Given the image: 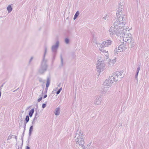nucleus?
Wrapping results in <instances>:
<instances>
[{
  "mask_svg": "<svg viewBox=\"0 0 149 149\" xmlns=\"http://www.w3.org/2000/svg\"><path fill=\"white\" fill-rule=\"evenodd\" d=\"M119 32L118 36L122 37L123 38V40L125 42H126L127 39L129 38L128 37L129 36V35H131L130 33H129L126 32V30L124 28H121V29L120 30V32Z\"/></svg>",
  "mask_w": 149,
  "mask_h": 149,
  "instance_id": "nucleus-5",
  "label": "nucleus"
},
{
  "mask_svg": "<svg viewBox=\"0 0 149 149\" xmlns=\"http://www.w3.org/2000/svg\"><path fill=\"white\" fill-rule=\"evenodd\" d=\"M47 48H45V51L43 56V59L42 62L41 66L39 69V72L40 74L43 73L47 70V65L46 63L47 60L45 59L46 54L47 52Z\"/></svg>",
  "mask_w": 149,
  "mask_h": 149,
  "instance_id": "nucleus-3",
  "label": "nucleus"
},
{
  "mask_svg": "<svg viewBox=\"0 0 149 149\" xmlns=\"http://www.w3.org/2000/svg\"><path fill=\"white\" fill-rule=\"evenodd\" d=\"M26 149H30V148L28 146H26Z\"/></svg>",
  "mask_w": 149,
  "mask_h": 149,
  "instance_id": "nucleus-43",
  "label": "nucleus"
},
{
  "mask_svg": "<svg viewBox=\"0 0 149 149\" xmlns=\"http://www.w3.org/2000/svg\"><path fill=\"white\" fill-rule=\"evenodd\" d=\"M37 120V118L36 117H34L33 119V121L32 122V124L33 125L35 123V122Z\"/></svg>",
  "mask_w": 149,
  "mask_h": 149,
  "instance_id": "nucleus-22",
  "label": "nucleus"
},
{
  "mask_svg": "<svg viewBox=\"0 0 149 149\" xmlns=\"http://www.w3.org/2000/svg\"><path fill=\"white\" fill-rule=\"evenodd\" d=\"M123 10V6H120L118 8L117 12L116 13L117 16V17L119 18V19L123 20V19H125V17H124V16L122 14Z\"/></svg>",
  "mask_w": 149,
  "mask_h": 149,
  "instance_id": "nucleus-9",
  "label": "nucleus"
},
{
  "mask_svg": "<svg viewBox=\"0 0 149 149\" xmlns=\"http://www.w3.org/2000/svg\"><path fill=\"white\" fill-rule=\"evenodd\" d=\"M39 81L40 82H42L43 81L42 79L40 78H39Z\"/></svg>",
  "mask_w": 149,
  "mask_h": 149,
  "instance_id": "nucleus-35",
  "label": "nucleus"
},
{
  "mask_svg": "<svg viewBox=\"0 0 149 149\" xmlns=\"http://www.w3.org/2000/svg\"><path fill=\"white\" fill-rule=\"evenodd\" d=\"M140 70V66H139L138 67V68H137V70H136L137 71H139Z\"/></svg>",
  "mask_w": 149,
  "mask_h": 149,
  "instance_id": "nucleus-38",
  "label": "nucleus"
},
{
  "mask_svg": "<svg viewBox=\"0 0 149 149\" xmlns=\"http://www.w3.org/2000/svg\"><path fill=\"white\" fill-rule=\"evenodd\" d=\"M116 61V58H115L112 60H110V61L109 62V64L111 65V64H114Z\"/></svg>",
  "mask_w": 149,
  "mask_h": 149,
  "instance_id": "nucleus-16",
  "label": "nucleus"
},
{
  "mask_svg": "<svg viewBox=\"0 0 149 149\" xmlns=\"http://www.w3.org/2000/svg\"><path fill=\"white\" fill-rule=\"evenodd\" d=\"M38 113L37 111L36 112L35 114V116L34 117L38 118L39 117L38 116Z\"/></svg>",
  "mask_w": 149,
  "mask_h": 149,
  "instance_id": "nucleus-31",
  "label": "nucleus"
},
{
  "mask_svg": "<svg viewBox=\"0 0 149 149\" xmlns=\"http://www.w3.org/2000/svg\"><path fill=\"white\" fill-rule=\"evenodd\" d=\"M24 132H25V131H24V130L23 132V133L22 135L21 139H22V142L23 141V137H24Z\"/></svg>",
  "mask_w": 149,
  "mask_h": 149,
  "instance_id": "nucleus-26",
  "label": "nucleus"
},
{
  "mask_svg": "<svg viewBox=\"0 0 149 149\" xmlns=\"http://www.w3.org/2000/svg\"><path fill=\"white\" fill-rule=\"evenodd\" d=\"M69 41L68 39L67 38H66L65 39V42L66 44H68L69 43Z\"/></svg>",
  "mask_w": 149,
  "mask_h": 149,
  "instance_id": "nucleus-28",
  "label": "nucleus"
},
{
  "mask_svg": "<svg viewBox=\"0 0 149 149\" xmlns=\"http://www.w3.org/2000/svg\"><path fill=\"white\" fill-rule=\"evenodd\" d=\"M46 104H45L44 103L42 104V108H44L46 107Z\"/></svg>",
  "mask_w": 149,
  "mask_h": 149,
  "instance_id": "nucleus-33",
  "label": "nucleus"
},
{
  "mask_svg": "<svg viewBox=\"0 0 149 149\" xmlns=\"http://www.w3.org/2000/svg\"><path fill=\"white\" fill-rule=\"evenodd\" d=\"M15 139L17 140V137L16 136H15Z\"/></svg>",
  "mask_w": 149,
  "mask_h": 149,
  "instance_id": "nucleus-46",
  "label": "nucleus"
},
{
  "mask_svg": "<svg viewBox=\"0 0 149 149\" xmlns=\"http://www.w3.org/2000/svg\"><path fill=\"white\" fill-rule=\"evenodd\" d=\"M42 97H41L40 98H39V99H38V102H40L41 101V100H42Z\"/></svg>",
  "mask_w": 149,
  "mask_h": 149,
  "instance_id": "nucleus-32",
  "label": "nucleus"
},
{
  "mask_svg": "<svg viewBox=\"0 0 149 149\" xmlns=\"http://www.w3.org/2000/svg\"><path fill=\"white\" fill-rule=\"evenodd\" d=\"M55 55H54L53 56V59L54 60V59H55Z\"/></svg>",
  "mask_w": 149,
  "mask_h": 149,
  "instance_id": "nucleus-45",
  "label": "nucleus"
},
{
  "mask_svg": "<svg viewBox=\"0 0 149 149\" xmlns=\"http://www.w3.org/2000/svg\"><path fill=\"white\" fill-rule=\"evenodd\" d=\"M29 120V118L28 116H27L25 118V121L26 123H27Z\"/></svg>",
  "mask_w": 149,
  "mask_h": 149,
  "instance_id": "nucleus-23",
  "label": "nucleus"
},
{
  "mask_svg": "<svg viewBox=\"0 0 149 149\" xmlns=\"http://www.w3.org/2000/svg\"><path fill=\"white\" fill-rule=\"evenodd\" d=\"M36 106H38V105H37V104H36Z\"/></svg>",
  "mask_w": 149,
  "mask_h": 149,
  "instance_id": "nucleus-49",
  "label": "nucleus"
},
{
  "mask_svg": "<svg viewBox=\"0 0 149 149\" xmlns=\"http://www.w3.org/2000/svg\"><path fill=\"white\" fill-rule=\"evenodd\" d=\"M62 88H60L56 92L57 94H59L62 90Z\"/></svg>",
  "mask_w": 149,
  "mask_h": 149,
  "instance_id": "nucleus-29",
  "label": "nucleus"
},
{
  "mask_svg": "<svg viewBox=\"0 0 149 149\" xmlns=\"http://www.w3.org/2000/svg\"><path fill=\"white\" fill-rule=\"evenodd\" d=\"M60 109L59 107L57 108L55 111L54 113L56 116L58 115L60 113Z\"/></svg>",
  "mask_w": 149,
  "mask_h": 149,
  "instance_id": "nucleus-15",
  "label": "nucleus"
},
{
  "mask_svg": "<svg viewBox=\"0 0 149 149\" xmlns=\"http://www.w3.org/2000/svg\"><path fill=\"white\" fill-rule=\"evenodd\" d=\"M50 82V79L49 77H48L47 78V83L46 84V87L47 88H48L49 87Z\"/></svg>",
  "mask_w": 149,
  "mask_h": 149,
  "instance_id": "nucleus-17",
  "label": "nucleus"
},
{
  "mask_svg": "<svg viewBox=\"0 0 149 149\" xmlns=\"http://www.w3.org/2000/svg\"><path fill=\"white\" fill-rule=\"evenodd\" d=\"M47 94H46L44 96L43 98H46L47 97Z\"/></svg>",
  "mask_w": 149,
  "mask_h": 149,
  "instance_id": "nucleus-41",
  "label": "nucleus"
},
{
  "mask_svg": "<svg viewBox=\"0 0 149 149\" xmlns=\"http://www.w3.org/2000/svg\"><path fill=\"white\" fill-rule=\"evenodd\" d=\"M125 42L128 43L129 47H133L134 45V39L130 37H129V38L127 39V41Z\"/></svg>",
  "mask_w": 149,
  "mask_h": 149,
  "instance_id": "nucleus-13",
  "label": "nucleus"
},
{
  "mask_svg": "<svg viewBox=\"0 0 149 149\" xmlns=\"http://www.w3.org/2000/svg\"><path fill=\"white\" fill-rule=\"evenodd\" d=\"M139 72V71H137L136 70V74H135V78L136 79H137L138 75V74Z\"/></svg>",
  "mask_w": 149,
  "mask_h": 149,
  "instance_id": "nucleus-27",
  "label": "nucleus"
},
{
  "mask_svg": "<svg viewBox=\"0 0 149 149\" xmlns=\"http://www.w3.org/2000/svg\"><path fill=\"white\" fill-rule=\"evenodd\" d=\"M20 118H19V120H20L21 122L23 123V119L22 118V116H20Z\"/></svg>",
  "mask_w": 149,
  "mask_h": 149,
  "instance_id": "nucleus-30",
  "label": "nucleus"
},
{
  "mask_svg": "<svg viewBox=\"0 0 149 149\" xmlns=\"http://www.w3.org/2000/svg\"><path fill=\"white\" fill-rule=\"evenodd\" d=\"M33 59V57H31V58L29 61V63H30L31 62V61H32V60Z\"/></svg>",
  "mask_w": 149,
  "mask_h": 149,
  "instance_id": "nucleus-34",
  "label": "nucleus"
},
{
  "mask_svg": "<svg viewBox=\"0 0 149 149\" xmlns=\"http://www.w3.org/2000/svg\"><path fill=\"white\" fill-rule=\"evenodd\" d=\"M7 9L8 12L9 13H10L12 10V8L11 6L10 5H8V6L7 7Z\"/></svg>",
  "mask_w": 149,
  "mask_h": 149,
  "instance_id": "nucleus-19",
  "label": "nucleus"
},
{
  "mask_svg": "<svg viewBox=\"0 0 149 149\" xmlns=\"http://www.w3.org/2000/svg\"><path fill=\"white\" fill-rule=\"evenodd\" d=\"M26 123H25L24 124V131H25V130Z\"/></svg>",
  "mask_w": 149,
  "mask_h": 149,
  "instance_id": "nucleus-36",
  "label": "nucleus"
},
{
  "mask_svg": "<svg viewBox=\"0 0 149 149\" xmlns=\"http://www.w3.org/2000/svg\"><path fill=\"white\" fill-rule=\"evenodd\" d=\"M119 32H120L119 29H116L114 27L111 26L109 30V32L111 36H113L114 34H116V35L118 36Z\"/></svg>",
  "mask_w": 149,
  "mask_h": 149,
  "instance_id": "nucleus-8",
  "label": "nucleus"
},
{
  "mask_svg": "<svg viewBox=\"0 0 149 149\" xmlns=\"http://www.w3.org/2000/svg\"><path fill=\"white\" fill-rule=\"evenodd\" d=\"M22 123L21 122L19 124V125L20 127L21 126H22Z\"/></svg>",
  "mask_w": 149,
  "mask_h": 149,
  "instance_id": "nucleus-44",
  "label": "nucleus"
},
{
  "mask_svg": "<svg viewBox=\"0 0 149 149\" xmlns=\"http://www.w3.org/2000/svg\"><path fill=\"white\" fill-rule=\"evenodd\" d=\"M3 85H2L1 86V87H3Z\"/></svg>",
  "mask_w": 149,
  "mask_h": 149,
  "instance_id": "nucleus-48",
  "label": "nucleus"
},
{
  "mask_svg": "<svg viewBox=\"0 0 149 149\" xmlns=\"http://www.w3.org/2000/svg\"><path fill=\"white\" fill-rule=\"evenodd\" d=\"M109 17V16L108 15H105L103 17V18L104 19V20H106L107 18H108Z\"/></svg>",
  "mask_w": 149,
  "mask_h": 149,
  "instance_id": "nucleus-25",
  "label": "nucleus"
},
{
  "mask_svg": "<svg viewBox=\"0 0 149 149\" xmlns=\"http://www.w3.org/2000/svg\"><path fill=\"white\" fill-rule=\"evenodd\" d=\"M113 80V79H111V77H110L109 78L105 81L104 82L103 84L104 85L107 87L111 86L114 81Z\"/></svg>",
  "mask_w": 149,
  "mask_h": 149,
  "instance_id": "nucleus-11",
  "label": "nucleus"
},
{
  "mask_svg": "<svg viewBox=\"0 0 149 149\" xmlns=\"http://www.w3.org/2000/svg\"><path fill=\"white\" fill-rule=\"evenodd\" d=\"M79 14V12L78 11H77L75 14L74 15V17L73 19L74 20H75L78 16Z\"/></svg>",
  "mask_w": 149,
  "mask_h": 149,
  "instance_id": "nucleus-21",
  "label": "nucleus"
},
{
  "mask_svg": "<svg viewBox=\"0 0 149 149\" xmlns=\"http://www.w3.org/2000/svg\"><path fill=\"white\" fill-rule=\"evenodd\" d=\"M59 42L58 41L56 42L55 45H53L52 47V52L54 54H56L59 46Z\"/></svg>",
  "mask_w": 149,
  "mask_h": 149,
  "instance_id": "nucleus-12",
  "label": "nucleus"
},
{
  "mask_svg": "<svg viewBox=\"0 0 149 149\" xmlns=\"http://www.w3.org/2000/svg\"><path fill=\"white\" fill-rule=\"evenodd\" d=\"M22 146H20V147L18 146V149H20H20H22Z\"/></svg>",
  "mask_w": 149,
  "mask_h": 149,
  "instance_id": "nucleus-40",
  "label": "nucleus"
},
{
  "mask_svg": "<svg viewBox=\"0 0 149 149\" xmlns=\"http://www.w3.org/2000/svg\"><path fill=\"white\" fill-rule=\"evenodd\" d=\"M60 84H58V86H60Z\"/></svg>",
  "mask_w": 149,
  "mask_h": 149,
  "instance_id": "nucleus-47",
  "label": "nucleus"
},
{
  "mask_svg": "<svg viewBox=\"0 0 149 149\" xmlns=\"http://www.w3.org/2000/svg\"><path fill=\"white\" fill-rule=\"evenodd\" d=\"M118 19L114 22L113 23V25L114 27L117 29H119V31L121 29V28H123V25L125 23V19H119V17H117Z\"/></svg>",
  "mask_w": 149,
  "mask_h": 149,
  "instance_id": "nucleus-4",
  "label": "nucleus"
},
{
  "mask_svg": "<svg viewBox=\"0 0 149 149\" xmlns=\"http://www.w3.org/2000/svg\"><path fill=\"white\" fill-rule=\"evenodd\" d=\"M84 135L83 134V132L81 130L79 131V132L77 133L75 136V141L77 144L81 146L83 149H84L85 146L84 144L85 142L83 138Z\"/></svg>",
  "mask_w": 149,
  "mask_h": 149,
  "instance_id": "nucleus-2",
  "label": "nucleus"
},
{
  "mask_svg": "<svg viewBox=\"0 0 149 149\" xmlns=\"http://www.w3.org/2000/svg\"><path fill=\"white\" fill-rule=\"evenodd\" d=\"M127 49V47L123 45H120L118 47V49L117 48H116L114 50V52L115 54L116 53L118 54V53L116 52H121L124 51Z\"/></svg>",
  "mask_w": 149,
  "mask_h": 149,
  "instance_id": "nucleus-10",
  "label": "nucleus"
},
{
  "mask_svg": "<svg viewBox=\"0 0 149 149\" xmlns=\"http://www.w3.org/2000/svg\"><path fill=\"white\" fill-rule=\"evenodd\" d=\"M123 28H125V29H126V31H127V30L129 31V30H128L129 28V27H127L125 28L124 26H123Z\"/></svg>",
  "mask_w": 149,
  "mask_h": 149,
  "instance_id": "nucleus-37",
  "label": "nucleus"
},
{
  "mask_svg": "<svg viewBox=\"0 0 149 149\" xmlns=\"http://www.w3.org/2000/svg\"><path fill=\"white\" fill-rule=\"evenodd\" d=\"M33 125H32L30 126V128H29V136H30L31 135V134L32 132L33 131Z\"/></svg>",
  "mask_w": 149,
  "mask_h": 149,
  "instance_id": "nucleus-20",
  "label": "nucleus"
},
{
  "mask_svg": "<svg viewBox=\"0 0 149 149\" xmlns=\"http://www.w3.org/2000/svg\"><path fill=\"white\" fill-rule=\"evenodd\" d=\"M112 41L110 39H107L102 42L101 43H96V44L100 51L102 52H105V55L107 57L108 54L107 51L104 49L103 48L109 47L112 44Z\"/></svg>",
  "mask_w": 149,
  "mask_h": 149,
  "instance_id": "nucleus-1",
  "label": "nucleus"
},
{
  "mask_svg": "<svg viewBox=\"0 0 149 149\" xmlns=\"http://www.w3.org/2000/svg\"><path fill=\"white\" fill-rule=\"evenodd\" d=\"M102 101L101 97L100 96L97 97L95 101V104L99 105L100 104Z\"/></svg>",
  "mask_w": 149,
  "mask_h": 149,
  "instance_id": "nucleus-14",
  "label": "nucleus"
},
{
  "mask_svg": "<svg viewBox=\"0 0 149 149\" xmlns=\"http://www.w3.org/2000/svg\"><path fill=\"white\" fill-rule=\"evenodd\" d=\"M61 65L63 66V59L61 55Z\"/></svg>",
  "mask_w": 149,
  "mask_h": 149,
  "instance_id": "nucleus-24",
  "label": "nucleus"
},
{
  "mask_svg": "<svg viewBox=\"0 0 149 149\" xmlns=\"http://www.w3.org/2000/svg\"><path fill=\"white\" fill-rule=\"evenodd\" d=\"M97 69L99 72L103 71L104 68V61L98 60L97 64Z\"/></svg>",
  "mask_w": 149,
  "mask_h": 149,
  "instance_id": "nucleus-7",
  "label": "nucleus"
},
{
  "mask_svg": "<svg viewBox=\"0 0 149 149\" xmlns=\"http://www.w3.org/2000/svg\"><path fill=\"white\" fill-rule=\"evenodd\" d=\"M47 90H48V88H47L46 87V88L45 89V91L46 93H47Z\"/></svg>",
  "mask_w": 149,
  "mask_h": 149,
  "instance_id": "nucleus-39",
  "label": "nucleus"
},
{
  "mask_svg": "<svg viewBox=\"0 0 149 149\" xmlns=\"http://www.w3.org/2000/svg\"><path fill=\"white\" fill-rule=\"evenodd\" d=\"M123 72H116L111 76V79H113L116 82L118 81L119 79L123 78L124 76L122 75Z\"/></svg>",
  "mask_w": 149,
  "mask_h": 149,
  "instance_id": "nucleus-6",
  "label": "nucleus"
},
{
  "mask_svg": "<svg viewBox=\"0 0 149 149\" xmlns=\"http://www.w3.org/2000/svg\"><path fill=\"white\" fill-rule=\"evenodd\" d=\"M91 142L90 143H88V145H87V146H90L91 145Z\"/></svg>",
  "mask_w": 149,
  "mask_h": 149,
  "instance_id": "nucleus-42",
  "label": "nucleus"
},
{
  "mask_svg": "<svg viewBox=\"0 0 149 149\" xmlns=\"http://www.w3.org/2000/svg\"><path fill=\"white\" fill-rule=\"evenodd\" d=\"M34 112V109H32L31 110H30L29 112V115L30 117H31L33 115Z\"/></svg>",
  "mask_w": 149,
  "mask_h": 149,
  "instance_id": "nucleus-18",
  "label": "nucleus"
}]
</instances>
